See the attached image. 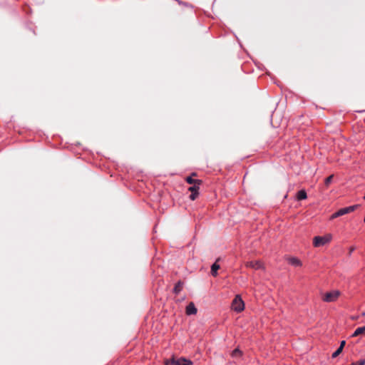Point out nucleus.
Here are the masks:
<instances>
[{"label":"nucleus","instance_id":"nucleus-1","mask_svg":"<svg viewBox=\"0 0 365 365\" xmlns=\"http://www.w3.org/2000/svg\"><path fill=\"white\" fill-rule=\"evenodd\" d=\"M332 235L331 234H327L324 236H316L313 239V245L315 247H319L325 245L331 242Z\"/></svg>","mask_w":365,"mask_h":365},{"label":"nucleus","instance_id":"nucleus-2","mask_svg":"<svg viewBox=\"0 0 365 365\" xmlns=\"http://www.w3.org/2000/svg\"><path fill=\"white\" fill-rule=\"evenodd\" d=\"M359 207L358 205H351V206H349V207H343L340 210H339L337 212L333 213L331 216H330V220H334L336 217H339L340 216H342V215H346L348 213H350V212H354L357 207Z\"/></svg>","mask_w":365,"mask_h":365},{"label":"nucleus","instance_id":"nucleus-3","mask_svg":"<svg viewBox=\"0 0 365 365\" xmlns=\"http://www.w3.org/2000/svg\"><path fill=\"white\" fill-rule=\"evenodd\" d=\"M232 309L237 312H240L244 310L245 303L240 295H236L232 300Z\"/></svg>","mask_w":365,"mask_h":365},{"label":"nucleus","instance_id":"nucleus-4","mask_svg":"<svg viewBox=\"0 0 365 365\" xmlns=\"http://www.w3.org/2000/svg\"><path fill=\"white\" fill-rule=\"evenodd\" d=\"M340 295L341 292L339 290H332L325 293L322 297V299L326 302H334L337 300Z\"/></svg>","mask_w":365,"mask_h":365},{"label":"nucleus","instance_id":"nucleus-5","mask_svg":"<svg viewBox=\"0 0 365 365\" xmlns=\"http://www.w3.org/2000/svg\"><path fill=\"white\" fill-rule=\"evenodd\" d=\"M192 362L183 357L173 358L166 362V365H192Z\"/></svg>","mask_w":365,"mask_h":365},{"label":"nucleus","instance_id":"nucleus-6","mask_svg":"<svg viewBox=\"0 0 365 365\" xmlns=\"http://www.w3.org/2000/svg\"><path fill=\"white\" fill-rule=\"evenodd\" d=\"M200 188V186L197 185H194L193 186H191L189 187V191L191 192V194L190 195V198L192 200H195L197 197L198 196V190Z\"/></svg>","mask_w":365,"mask_h":365},{"label":"nucleus","instance_id":"nucleus-7","mask_svg":"<svg viewBox=\"0 0 365 365\" xmlns=\"http://www.w3.org/2000/svg\"><path fill=\"white\" fill-rule=\"evenodd\" d=\"M197 312V308L193 302H190L186 307V314L187 315H194L196 314Z\"/></svg>","mask_w":365,"mask_h":365},{"label":"nucleus","instance_id":"nucleus-8","mask_svg":"<svg viewBox=\"0 0 365 365\" xmlns=\"http://www.w3.org/2000/svg\"><path fill=\"white\" fill-rule=\"evenodd\" d=\"M246 267H251L255 269H259L262 267V265L260 261H250L246 263Z\"/></svg>","mask_w":365,"mask_h":365},{"label":"nucleus","instance_id":"nucleus-9","mask_svg":"<svg viewBox=\"0 0 365 365\" xmlns=\"http://www.w3.org/2000/svg\"><path fill=\"white\" fill-rule=\"evenodd\" d=\"M287 262L289 264L294 267H300L302 266V262L297 257H289L287 259Z\"/></svg>","mask_w":365,"mask_h":365},{"label":"nucleus","instance_id":"nucleus-10","mask_svg":"<svg viewBox=\"0 0 365 365\" xmlns=\"http://www.w3.org/2000/svg\"><path fill=\"white\" fill-rule=\"evenodd\" d=\"M186 182L189 184H193V185H197L198 186L202 183L200 180L193 179L192 176L187 177Z\"/></svg>","mask_w":365,"mask_h":365},{"label":"nucleus","instance_id":"nucleus-11","mask_svg":"<svg viewBox=\"0 0 365 365\" xmlns=\"http://www.w3.org/2000/svg\"><path fill=\"white\" fill-rule=\"evenodd\" d=\"M307 195L304 190H299L297 194V200H303L307 199Z\"/></svg>","mask_w":365,"mask_h":365},{"label":"nucleus","instance_id":"nucleus-12","mask_svg":"<svg viewBox=\"0 0 365 365\" xmlns=\"http://www.w3.org/2000/svg\"><path fill=\"white\" fill-rule=\"evenodd\" d=\"M182 284H182V282L181 281H178V282L175 284V287H174V288H173V292H174L175 294H178L181 292V290H182Z\"/></svg>","mask_w":365,"mask_h":365},{"label":"nucleus","instance_id":"nucleus-13","mask_svg":"<svg viewBox=\"0 0 365 365\" xmlns=\"http://www.w3.org/2000/svg\"><path fill=\"white\" fill-rule=\"evenodd\" d=\"M220 269V265L216 262L212 264L211 266V274L212 276L216 277L217 275V270Z\"/></svg>","mask_w":365,"mask_h":365},{"label":"nucleus","instance_id":"nucleus-14","mask_svg":"<svg viewBox=\"0 0 365 365\" xmlns=\"http://www.w3.org/2000/svg\"><path fill=\"white\" fill-rule=\"evenodd\" d=\"M364 332H365V326L358 327L353 333L352 336H356L361 334H363Z\"/></svg>","mask_w":365,"mask_h":365},{"label":"nucleus","instance_id":"nucleus-15","mask_svg":"<svg viewBox=\"0 0 365 365\" xmlns=\"http://www.w3.org/2000/svg\"><path fill=\"white\" fill-rule=\"evenodd\" d=\"M242 351L239 349H235L232 352V357H238L241 356Z\"/></svg>","mask_w":365,"mask_h":365},{"label":"nucleus","instance_id":"nucleus-16","mask_svg":"<svg viewBox=\"0 0 365 365\" xmlns=\"http://www.w3.org/2000/svg\"><path fill=\"white\" fill-rule=\"evenodd\" d=\"M332 179H333V175H329V177H327L325 180H324V183L327 186H328L332 181Z\"/></svg>","mask_w":365,"mask_h":365},{"label":"nucleus","instance_id":"nucleus-17","mask_svg":"<svg viewBox=\"0 0 365 365\" xmlns=\"http://www.w3.org/2000/svg\"><path fill=\"white\" fill-rule=\"evenodd\" d=\"M342 350L341 348H338L333 354H332V358H336L341 353Z\"/></svg>","mask_w":365,"mask_h":365},{"label":"nucleus","instance_id":"nucleus-18","mask_svg":"<svg viewBox=\"0 0 365 365\" xmlns=\"http://www.w3.org/2000/svg\"><path fill=\"white\" fill-rule=\"evenodd\" d=\"M346 344V341L344 340L341 341V343H340V346L339 348H341V350H343L344 347V345Z\"/></svg>","mask_w":365,"mask_h":365},{"label":"nucleus","instance_id":"nucleus-19","mask_svg":"<svg viewBox=\"0 0 365 365\" xmlns=\"http://www.w3.org/2000/svg\"><path fill=\"white\" fill-rule=\"evenodd\" d=\"M354 250V247H350V250H349V255H351Z\"/></svg>","mask_w":365,"mask_h":365},{"label":"nucleus","instance_id":"nucleus-20","mask_svg":"<svg viewBox=\"0 0 365 365\" xmlns=\"http://www.w3.org/2000/svg\"><path fill=\"white\" fill-rule=\"evenodd\" d=\"M362 315H363V316H365V312H363V313H362Z\"/></svg>","mask_w":365,"mask_h":365}]
</instances>
